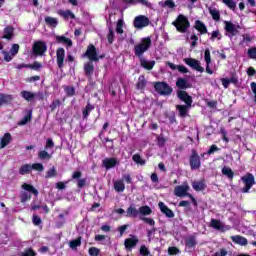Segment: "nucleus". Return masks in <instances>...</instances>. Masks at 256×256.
I'll list each match as a JSON object with an SVG mask.
<instances>
[{"mask_svg":"<svg viewBox=\"0 0 256 256\" xmlns=\"http://www.w3.org/2000/svg\"><path fill=\"white\" fill-rule=\"evenodd\" d=\"M151 37H145L141 39V43L134 46V55L138 59H143V55L151 49Z\"/></svg>","mask_w":256,"mask_h":256,"instance_id":"f257e3e1","label":"nucleus"},{"mask_svg":"<svg viewBox=\"0 0 256 256\" xmlns=\"http://www.w3.org/2000/svg\"><path fill=\"white\" fill-rule=\"evenodd\" d=\"M172 25L176 27V31H178V33H187V31H189V27H191V22L187 16L179 14L176 20L172 22Z\"/></svg>","mask_w":256,"mask_h":256,"instance_id":"f03ea898","label":"nucleus"},{"mask_svg":"<svg viewBox=\"0 0 256 256\" xmlns=\"http://www.w3.org/2000/svg\"><path fill=\"white\" fill-rule=\"evenodd\" d=\"M84 57H87L89 61L99 63V59H105V54L99 55L97 52V47H95L93 44H89L87 46L86 52L84 53Z\"/></svg>","mask_w":256,"mask_h":256,"instance_id":"7ed1b4c3","label":"nucleus"},{"mask_svg":"<svg viewBox=\"0 0 256 256\" xmlns=\"http://www.w3.org/2000/svg\"><path fill=\"white\" fill-rule=\"evenodd\" d=\"M154 89L158 95L169 97L173 93V88L167 82H154Z\"/></svg>","mask_w":256,"mask_h":256,"instance_id":"20e7f679","label":"nucleus"},{"mask_svg":"<svg viewBox=\"0 0 256 256\" xmlns=\"http://www.w3.org/2000/svg\"><path fill=\"white\" fill-rule=\"evenodd\" d=\"M241 181L244 185V187L241 189V193H249V191H251V189L253 188V185L256 184L255 175L249 172L241 177Z\"/></svg>","mask_w":256,"mask_h":256,"instance_id":"39448f33","label":"nucleus"},{"mask_svg":"<svg viewBox=\"0 0 256 256\" xmlns=\"http://www.w3.org/2000/svg\"><path fill=\"white\" fill-rule=\"evenodd\" d=\"M189 165L192 171L201 169V156H199V153L195 149L191 150V155L189 156Z\"/></svg>","mask_w":256,"mask_h":256,"instance_id":"423d86ee","label":"nucleus"},{"mask_svg":"<svg viewBox=\"0 0 256 256\" xmlns=\"http://www.w3.org/2000/svg\"><path fill=\"white\" fill-rule=\"evenodd\" d=\"M32 53L35 57H43L47 53V44L43 41H36L32 46Z\"/></svg>","mask_w":256,"mask_h":256,"instance_id":"0eeeda50","label":"nucleus"},{"mask_svg":"<svg viewBox=\"0 0 256 256\" xmlns=\"http://www.w3.org/2000/svg\"><path fill=\"white\" fill-rule=\"evenodd\" d=\"M149 23H151V21L149 20V17L145 15L136 16L133 21L135 29H143L145 27H149Z\"/></svg>","mask_w":256,"mask_h":256,"instance_id":"6e6552de","label":"nucleus"},{"mask_svg":"<svg viewBox=\"0 0 256 256\" xmlns=\"http://www.w3.org/2000/svg\"><path fill=\"white\" fill-rule=\"evenodd\" d=\"M184 63L194 69V71H198V73L205 72V68L201 66V62L195 58H184Z\"/></svg>","mask_w":256,"mask_h":256,"instance_id":"1a4fd4ad","label":"nucleus"},{"mask_svg":"<svg viewBox=\"0 0 256 256\" xmlns=\"http://www.w3.org/2000/svg\"><path fill=\"white\" fill-rule=\"evenodd\" d=\"M177 97L180 99V101H183L185 105L188 107H192L193 105V97L187 93L185 90H178L177 91Z\"/></svg>","mask_w":256,"mask_h":256,"instance_id":"9d476101","label":"nucleus"},{"mask_svg":"<svg viewBox=\"0 0 256 256\" xmlns=\"http://www.w3.org/2000/svg\"><path fill=\"white\" fill-rule=\"evenodd\" d=\"M81 177H83V172L81 171H74L71 176L73 181H75V179L78 180L77 182L78 189H83V187L87 185V178H81Z\"/></svg>","mask_w":256,"mask_h":256,"instance_id":"9b49d317","label":"nucleus"},{"mask_svg":"<svg viewBox=\"0 0 256 256\" xmlns=\"http://www.w3.org/2000/svg\"><path fill=\"white\" fill-rule=\"evenodd\" d=\"M56 63L59 69L65 67V48L60 47L56 50Z\"/></svg>","mask_w":256,"mask_h":256,"instance_id":"f8f14e48","label":"nucleus"},{"mask_svg":"<svg viewBox=\"0 0 256 256\" xmlns=\"http://www.w3.org/2000/svg\"><path fill=\"white\" fill-rule=\"evenodd\" d=\"M174 195L176 197H189L191 193H189V185H180L174 188Z\"/></svg>","mask_w":256,"mask_h":256,"instance_id":"ddd939ff","label":"nucleus"},{"mask_svg":"<svg viewBox=\"0 0 256 256\" xmlns=\"http://www.w3.org/2000/svg\"><path fill=\"white\" fill-rule=\"evenodd\" d=\"M137 243H139V238L137 236H132L131 238H126L124 241V246L126 251H133L135 247H137Z\"/></svg>","mask_w":256,"mask_h":256,"instance_id":"4468645a","label":"nucleus"},{"mask_svg":"<svg viewBox=\"0 0 256 256\" xmlns=\"http://www.w3.org/2000/svg\"><path fill=\"white\" fill-rule=\"evenodd\" d=\"M102 165L107 171H109V169L117 167V165H119V161L115 157L106 158L102 161Z\"/></svg>","mask_w":256,"mask_h":256,"instance_id":"2eb2a0df","label":"nucleus"},{"mask_svg":"<svg viewBox=\"0 0 256 256\" xmlns=\"http://www.w3.org/2000/svg\"><path fill=\"white\" fill-rule=\"evenodd\" d=\"M224 29L226 33H230L232 37H235L236 35H239V30L237 29V26L233 24L231 21H225L224 22Z\"/></svg>","mask_w":256,"mask_h":256,"instance_id":"dca6fc26","label":"nucleus"},{"mask_svg":"<svg viewBox=\"0 0 256 256\" xmlns=\"http://www.w3.org/2000/svg\"><path fill=\"white\" fill-rule=\"evenodd\" d=\"M158 207H159L161 213L166 215V217H168V219H173V217H175V213L173 212V210H171L169 207H167V205H165V203L159 202Z\"/></svg>","mask_w":256,"mask_h":256,"instance_id":"f3484780","label":"nucleus"},{"mask_svg":"<svg viewBox=\"0 0 256 256\" xmlns=\"http://www.w3.org/2000/svg\"><path fill=\"white\" fill-rule=\"evenodd\" d=\"M55 39L56 43L60 45H66V47H73V40H71V38H67L64 35H57Z\"/></svg>","mask_w":256,"mask_h":256,"instance_id":"a211bd4d","label":"nucleus"},{"mask_svg":"<svg viewBox=\"0 0 256 256\" xmlns=\"http://www.w3.org/2000/svg\"><path fill=\"white\" fill-rule=\"evenodd\" d=\"M194 29H196V31H199L200 35H207V33H209L207 30V26L201 20L195 21Z\"/></svg>","mask_w":256,"mask_h":256,"instance_id":"6ab92c4d","label":"nucleus"},{"mask_svg":"<svg viewBox=\"0 0 256 256\" xmlns=\"http://www.w3.org/2000/svg\"><path fill=\"white\" fill-rule=\"evenodd\" d=\"M84 73L86 77H93V73H95V65H93V61L89 60L84 64Z\"/></svg>","mask_w":256,"mask_h":256,"instance_id":"aec40b11","label":"nucleus"},{"mask_svg":"<svg viewBox=\"0 0 256 256\" xmlns=\"http://www.w3.org/2000/svg\"><path fill=\"white\" fill-rule=\"evenodd\" d=\"M210 227H212V229H216V231H225V225H223V222L219 219L212 218L210 221Z\"/></svg>","mask_w":256,"mask_h":256,"instance_id":"412c9836","label":"nucleus"},{"mask_svg":"<svg viewBox=\"0 0 256 256\" xmlns=\"http://www.w3.org/2000/svg\"><path fill=\"white\" fill-rule=\"evenodd\" d=\"M191 106L187 105H176V110L178 111L179 117L185 118L189 115V109Z\"/></svg>","mask_w":256,"mask_h":256,"instance_id":"4be33fe9","label":"nucleus"},{"mask_svg":"<svg viewBox=\"0 0 256 256\" xmlns=\"http://www.w3.org/2000/svg\"><path fill=\"white\" fill-rule=\"evenodd\" d=\"M11 141H13V136H11V133H5L0 140V149H5V147L11 143Z\"/></svg>","mask_w":256,"mask_h":256,"instance_id":"5701e85b","label":"nucleus"},{"mask_svg":"<svg viewBox=\"0 0 256 256\" xmlns=\"http://www.w3.org/2000/svg\"><path fill=\"white\" fill-rule=\"evenodd\" d=\"M123 3H126V5H137V3H140L141 5H144L145 7H152L151 2L149 0H122Z\"/></svg>","mask_w":256,"mask_h":256,"instance_id":"b1692460","label":"nucleus"},{"mask_svg":"<svg viewBox=\"0 0 256 256\" xmlns=\"http://www.w3.org/2000/svg\"><path fill=\"white\" fill-rule=\"evenodd\" d=\"M14 32L15 28L13 26H6L4 28V35L1 37V39H7L8 41H11V39H13Z\"/></svg>","mask_w":256,"mask_h":256,"instance_id":"393cba45","label":"nucleus"},{"mask_svg":"<svg viewBox=\"0 0 256 256\" xmlns=\"http://www.w3.org/2000/svg\"><path fill=\"white\" fill-rule=\"evenodd\" d=\"M140 65L143 67V69H146L147 71H151L155 67V60L147 61L144 58H140Z\"/></svg>","mask_w":256,"mask_h":256,"instance_id":"a878e982","label":"nucleus"},{"mask_svg":"<svg viewBox=\"0 0 256 256\" xmlns=\"http://www.w3.org/2000/svg\"><path fill=\"white\" fill-rule=\"evenodd\" d=\"M44 21L48 27H51L52 29H55L59 25V20L57 18H53L51 16H46L44 18Z\"/></svg>","mask_w":256,"mask_h":256,"instance_id":"bb28decb","label":"nucleus"},{"mask_svg":"<svg viewBox=\"0 0 256 256\" xmlns=\"http://www.w3.org/2000/svg\"><path fill=\"white\" fill-rule=\"evenodd\" d=\"M13 101V96L5 93H0V107L7 105Z\"/></svg>","mask_w":256,"mask_h":256,"instance_id":"cd10ccee","label":"nucleus"},{"mask_svg":"<svg viewBox=\"0 0 256 256\" xmlns=\"http://www.w3.org/2000/svg\"><path fill=\"white\" fill-rule=\"evenodd\" d=\"M231 239H232L233 243H236V245L245 246L248 243L247 238H245L241 235L231 236Z\"/></svg>","mask_w":256,"mask_h":256,"instance_id":"c85d7f7f","label":"nucleus"},{"mask_svg":"<svg viewBox=\"0 0 256 256\" xmlns=\"http://www.w3.org/2000/svg\"><path fill=\"white\" fill-rule=\"evenodd\" d=\"M26 115L22 118V120L18 123V125L23 126V125H27L29 123V121H31L33 119V110H27L26 111Z\"/></svg>","mask_w":256,"mask_h":256,"instance_id":"c756f323","label":"nucleus"},{"mask_svg":"<svg viewBox=\"0 0 256 256\" xmlns=\"http://www.w3.org/2000/svg\"><path fill=\"white\" fill-rule=\"evenodd\" d=\"M176 87L178 89H181V91H184V89H189V83L187 82V79L185 78H178L176 81Z\"/></svg>","mask_w":256,"mask_h":256,"instance_id":"7c9ffc66","label":"nucleus"},{"mask_svg":"<svg viewBox=\"0 0 256 256\" xmlns=\"http://www.w3.org/2000/svg\"><path fill=\"white\" fill-rule=\"evenodd\" d=\"M93 109H95V106L88 102L85 108L82 109L83 119H89V114L91 113V111H93Z\"/></svg>","mask_w":256,"mask_h":256,"instance_id":"2f4dec72","label":"nucleus"},{"mask_svg":"<svg viewBox=\"0 0 256 256\" xmlns=\"http://www.w3.org/2000/svg\"><path fill=\"white\" fill-rule=\"evenodd\" d=\"M185 245L188 249H195L197 247V238L195 236H189L185 241Z\"/></svg>","mask_w":256,"mask_h":256,"instance_id":"473e14b6","label":"nucleus"},{"mask_svg":"<svg viewBox=\"0 0 256 256\" xmlns=\"http://www.w3.org/2000/svg\"><path fill=\"white\" fill-rule=\"evenodd\" d=\"M151 213H153V210L147 205L141 206L138 209V215H141L142 217H147V215H151Z\"/></svg>","mask_w":256,"mask_h":256,"instance_id":"72a5a7b5","label":"nucleus"},{"mask_svg":"<svg viewBox=\"0 0 256 256\" xmlns=\"http://www.w3.org/2000/svg\"><path fill=\"white\" fill-rule=\"evenodd\" d=\"M22 189H24V191H28L29 193H32L36 197L37 195H39V191L35 189V187H33V185L31 184H27V183L22 184Z\"/></svg>","mask_w":256,"mask_h":256,"instance_id":"f704fd0d","label":"nucleus"},{"mask_svg":"<svg viewBox=\"0 0 256 256\" xmlns=\"http://www.w3.org/2000/svg\"><path fill=\"white\" fill-rule=\"evenodd\" d=\"M192 187L194 191H205V187H207V185H205V182L203 181H194L192 183Z\"/></svg>","mask_w":256,"mask_h":256,"instance_id":"c9c22d12","label":"nucleus"},{"mask_svg":"<svg viewBox=\"0 0 256 256\" xmlns=\"http://www.w3.org/2000/svg\"><path fill=\"white\" fill-rule=\"evenodd\" d=\"M126 213L127 217H132L133 219H135L139 215V210H137L135 206H130L127 208Z\"/></svg>","mask_w":256,"mask_h":256,"instance_id":"e433bc0d","label":"nucleus"},{"mask_svg":"<svg viewBox=\"0 0 256 256\" xmlns=\"http://www.w3.org/2000/svg\"><path fill=\"white\" fill-rule=\"evenodd\" d=\"M145 87H147V80H145V76L141 75L136 83V89L143 90Z\"/></svg>","mask_w":256,"mask_h":256,"instance_id":"4c0bfd02","label":"nucleus"},{"mask_svg":"<svg viewBox=\"0 0 256 256\" xmlns=\"http://www.w3.org/2000/svg\"><path fill=\"white\" fill-rule=\"evenodd\" d=\"M222 175H224L228 179H233V177H235V172H233L230 167L224 166L222 168Z\"/></svg>","mask_w":256,"mask_h":256,"instance_id":"58836bf2","label":"nucleus"},{"mask_svg":"<svg viewBox=\"0 0 256 256\" xmlns=\"http://www.w3.org/2000/svg\"><path fill=\"white\" fill-rule=\"evenodd\" d=\"M58 15H60V17H63V19H75V15L73 14V12H71V10H66V11H63V10H59L58 11Z\"/></svg>","mask_w":256,"mask_h":256,"instance_id":"ea45409f","label":"nucleus"},{"mask_svg":"<svg viewBox=\"0 0 256 256\" xmlns=\"http://www.w3.org/2000/svg\"><path fill=\"white\" fill-rule=\"evenodd\" d=\"M21 97H23V99H25L26 101H32L35 99V94L33 92L23 90L21 92Z\"/></svg>","mask_w":256,"mask_h":256,"instance_id":"a19ab883","label":"nucleus"},{"mask_svg":"<svg viewBox=\"0 0 256 256\" xmlns=\"http://www.w3.org/2000/svg\"><path fill=\"white\" fill-rule=\"evenodd\" d=\"M52 155L47 152V150H41L38 152V159H41L42 161H49L51 159Z\"/></svg>","mask_w":256,"mask_h":256,"instance_id":"79ce46f5","label":"nucleus"},{"mask_svg":"<svg viewBox=\"0 0 256 256\" xmlns=\"http://www.w3.org/2000/svg\"><path fill=\"white\" fill-rule=\"evenodd\" d=\"M132 160L134 161V163H136L137 165H145L147 163V161H145V159L141 158L140 154H134L132 156Z\"/></svg>","mask_w":256,"mask_h":256,"instance_id":"37998d69","label":"nucleus"},{"mask_svg":"<svg viewBox=\"0 0 256 256\" xmlns=\"http://www.w3.org/2000/svg\"><path fill=\"white\" fill-rule=\"evenodd\" d=\"M209 13L214 21L221 20V13L217 9H209Z\"/></svg>","mask_w":256,"mask_h":256,"instance_id":"c03bdc74","label":"nucleus"},{"mask_svg":"<svg viewBox=\"0 0 256 256\" xmlns=\"http://www.w3.org/2000/svg\"><path fill=\"white\" fill-rule=\"evenodd\" d=\"M69 247L70 249H77V247H81V236H79L78 238L71 240L69 242Z\"/></svg>","mask_w":256,"mask_h":256,"instance_id":"a18cd8bd","label":"nucleus"},{"mask_svg":"<svg viewBox=\"0 0 256 256\" xmlns=\"http://www.w3.org/2000/svg\"><path fill=\"white\" fill-rule=\"evenodd\" d=\"M30 171H32V166L30 164L22 165L19 169L20 175H28Z\"/></svg>","mask_w":256,"mask_h":256,"instance_id":"49530a36","label":"nucleus"},{"mask_svg":"<svg viewBox=\"0 0 256 256\" xmlns=\"http://www.w3.org/2000/svg\"><path fill=\"white\" fill-rule=\"evenodd\" d=\"M114 189L117 191V193H123V191H125V184L123 181H116L114 183Z\"/></svg>","mask_w":256,"mask_h":256,"instance_id":"de8ad7c7","label":"nucleus"},{"mask_svg":"<svg viewBox=\"0 0 256 256\" xmlns=\"http://www.w3.org/2000/svg\"><path fill=\"white\" fill-rule=\"evenodd\" d=\"M43 64L39 61H34L33 64H28V69H33V71H41Z\"/></svg>","mask_w":256,"mask_h":256,"instance_id":"09e8293b","label":"nucleus"},{"mask_svg":"<svg viewBox=\"0 0 256 256\" xmlns=\"http://www.w3.org/2000/svg\"><path fill=\"white\" fill-rule=\"evenodd\" d=\"M222 2L228 9H231L232 11H235V9H237V3H235V1L233 0H222Z\"/></svg>","mask_w":256,"mask_h":256,"instance_id":"8fccbe9b","label":"nucleus"},{"mask_svg":"<svg viewBox=\"0 0 256 256\" xmlns=\"http://www.w3.org/2000/svg\"><path fill=\"white\" fill-rule=\"evenodd\" d=\"M215 39H217L218 41H221V39H223V35H221L219 29L211 33L210 41H215Z\"/></svg>","mask_w":256,"mask_h":256,"instance_id":"3c124183","label":"nucleus"},{"mask_svg":"<svg viewBox=\"0 0 256 256\" xmlns=\"http://www.w3.org/2000/svg\"><path fill=\"white\" fill-rule=\"evenodd\" d=\"M27 201H31V194L29 192H22L20 194V203H27Z\"/></svg>","mask_w":256,"mask_h":256,"instance_id":"603ef678","label":"nucleus"},{"mask_svg":"<svg viewBox=\"0 0 256 256\" xmlns=\"http://www.w3.org/2000/svg\"><path fill=\"white\" fill-rule=\"evenodd\" d=\"M123 25H124V22L122 19L117 21L116 33H118V35H123V33H125V31L123 30Z\"/></svg>","mask_w":256,"mask_h":256,"instance_id":"864d4df0","label":"nucleus"},{"mask_svg":"<svg viewBox=\"0 0 256 256\" xmlns=\"http://www.w3.org/2000/svg\"><path fill=\"white\" fill-rule=\"evenodd\" d=\"M52 177H57V169L55 167L50 168L46 172V179H52Z\"/></svg>","mask_w":256,"mask_h":256,"instance_id":"5fc2aeb1","label":"nucleus"},{"mask_svg":"<svg viewBox=\"0 0 256 256\" xmlns=\"http://www.w3.org/2000/svg\"><path fill=\"white\" fill-rule=\"evenodd\" d=\"M204 60L206 61V65H211V50L209 48L204 51Z\"/></svg>","mask_w":256,"mask_h":256,"instance_id":"6e6d98bb","label":"nucleus"},{"mask_svg":"<svg viewBox=\"0 0 256 256\" xmlns=\"http://www.w3.org/2000/svg\"><path fill=\"white\" fill-rule=\"evenodd\" d=\"M57 107H61V100L56 99L50 104V111L53 113Z\"/></svg>","mask_w":256,"mask_h":256,"instance_id":"4d7b16f0","label":"nucleus"},{"mask_svg":"<svg viewBox=\"0 0 256 256\" xmlns=\"http://www.w3.org/2000/svg\"><path fill=\"white\" fill-rule=\"evenodd\" d=\"M20 256H37V252L33 248H28L21 253Z\"/></svg>","mask_w":256,"mask_h":256,"instance_id":"13d9d810","label":"nucleus"},{"mask_svg":"<svg viewBox=\"0 0 256 256\" xmlns=\"http://www.w3.org/2000/svg\"><path fill=\"white\" fill-rule=\"evenodd\" d=\"M88 253L90 256H99V253H101V250L97 247H90L88 250Z\"/></svg>","mask_w":256,"mask_h":256,"instance_id":"bf43d9fd","label":"nucleus"},{"mask_svg":"<svg viewBox=\"0 0 256 256\" xmlns=\"http://www.w3.org/2000/svg\"><path fill=\"white\" fill-rule=\"evenodd\" d=\"M19 48H20L19 44H13L10 49V55L12 57H15V55H17V53H19Z\"/></svg>","mask_w":256,"mask_h":256,"instance_id":"052dcab7","label":"nucleus"},{"mask_svg":"<svg viewBox=\"0 0 256 256\" xmlns=\"http://www.w3.org/2000/svg\"><path fill=\"white\" fill-rule=\"evenodd\" d=\"M31 167L32 169H34V171H39V172L45 171V166H43V164L41 163H34Z\"/></svg>","mask_w":256,"mask_h":256,"instance_id":"680f3d73","label":"nucleus"},{"mask_svg":"<svg viewBox=\"0 0 256 256\" xmlns=\"http://www.w3.org/2000/svg\"><path fill=\"white\" fill-rule=\"evenodd\" d=\"M162 7H168V9H175L176 5L173 0H166L163 4Z\"/></svg>","mask_w":256,"mask_h":256,"instance_id":"e2e57ef3","label":"nucleus"},{"mask_svg":"<svg viewBox=\"0 0 256 256\" xmlns=\"http://www.w3.org/2000/svg\"><path fill=\"white\" fill-rule=\"evenodd\" d=\"M65 93L68 97H73V95H75V87H73V86L66 87Z\"/></svg>","mask_w":256,"mask_h":256,"instance_id":"0e129e2a","label":"nucleus"},{"mask_svg":"<svg viewBox=\"0 0 256 256\" xmlns=\"http://www.w3.org/2000/svg\"><path fill=\"white\" fill-rule=\"evenodd\" d=\"M140 255H142V256H148V255H151V252L149 251V248H147V246L142 245V246L140 247Z\"/></svg>","mask_w":256,"mask_h":256,"instance_id":"69168bd1","label":"nucleus"},{"mask_svg":"<svg viewBox=\"0 0 256 256\" xmlns=\"http://www.w3.org/2000/svg\"><path fill=\"white\" fill-rule=\"evenodd\" d=\"M181 251L179 250V248L175 247V246H170L168 248V255H178V253H180Z\"/></svg>","mask_w":256,"mask_h":256,"instance_id":"338daca9","label":"nucleus"},{"mask_svg":"<svg viewBox=\"0 0 256 256\" xmlns=\"http://www.w3.org/2000/svg\"><path fill=\"white\" fill-rule=\"evenodd\" d=\"M248 56L250 59H256V48L255 47L248 49Z\"/></svg>","mask_w":256,"mask_h":256,"instance_id":"774afa93","label":"nucleus"}]
</instances>
